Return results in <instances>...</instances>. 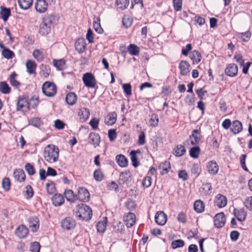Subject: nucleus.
<instances>
[{"label":"nucleus","instance_id":"1","mask_svg":"<svg viewBox=\"0 0 252 252\" xmlns=\"http://www.w3.org/2000/svg\"><path fill=\"white\" fill-rule=\"evenodd\" d=\"M59 149L54 145L46 146L44 151V158L45 160L49 163L56 162L59 158Z\"/></svg>","mask_w":252,"mask_h":252},{"label":"nucleus","instance_id":"2","mask_svg":"<svg viewBox=\"0 0 252 252\" xmlns=\"http://www.w3.org/2000/svg\"><path fill=\"white\" fill-rule=\"evenodd\" d=\"M75 215L79 220L88 221L92 219L93 213L88 205L81 203L76 206Z\"/></svg>","mask_w":252,"mask_h":252},{"label":"nucleus","instance_id":"3","mask_svg":"<svg viewBox=\"0 0 252 252\" xmlns=\"http://www.w3.org/2000/svg\"><path fill=\"white\" fill-rule=\"evenodd\" d=\"M42 91L46 96L52 97L57 93V87L53 82L46 81L42 86Z\"/></svg>","mask_w":252,"mask_h":252},{"label":"nucleus","instance_id":"4","mask_svg":"<svg viewBox=\"0 0 252 252\" xmlns=\"http://www.w3.org/2000/svg\"><path fill=\"white\" fill-rule=\"evenodd\" d=\"M82 80L85 86L89 88L97 89L96 80L94 76L91 73H86L83 75Z\"/></svg>","mask_w":252,"mask_h":252},{"label":"nucleus","instance_id":"5","mask_svg":"<svg viewBox=\"0 0 252 252\" xmlns=\"http://www.w3.org/2000/svg\"><path fill=\"white\" fill-rule=\"evenodd\" d=\"M200 130L194 129L192 131L191 134L189 136V139L186 140L184 144L187 147L189 146L190 144L192 146L197 145L200 140Z\"/></svg>","mask_w":252,"mask_h":252},{"label":"nucleus","instance_id":"6","mask_svg":"<svg viewBox=\"0 0 252 252\" xmlns=\"http://www.w3.org/2000/svg\"><path fill=\"white\" fill-rule=\"evenodd\" d=\"M77 200L81 202H88L90 198L89 191L84 187H79L78 189V194L76 195Z\"/></svg>","mask_w":252,"mask_h":252},{"label":"nucleus","instance_id":"7","mask_svg":"<svg viewBox=\"0 0 252 252\" xmlns=\"http://www.w3.org/2000/svg\"><path fill=\"white\" fill-rule=\"evenodd\" d=\"M17 111L27 112L29 110L28 100L24 96H19L17 102Z\"/></svg>","mask_w":252,"mask_h":252},{"label":"nucleus","instance_id":"8","mask_svg":"<svg viewBox=\"0 0 252 252\" xmlns=\"http://www.w3.org/2000/svg\"><path fill=\"white\" fill-rule=\"evenodd\" d=\"M75 225V220L71 217H66L61 221L62 227L67 230L73 229Z\"/></svg>","mask_w":252,"mask_h":252},{"label":"nucleus","instance_id":"9","mask_svg":"<svg viewBox=\"0 0 252 252\" xmlns=\"http://www.w3.org/2000/svg\"><path fill=\"white\" fill-rule=\"evenodd\" d=\"M226 217L223 212L218 213L214 217V225L217 228L222 227L224 225Z\"/></svg>","mask_w":252,"mask_h":252},{"label":"nucleus","instance_id":"10","mask_svg":"<svg viewBox=\"0 0 252 252\" xmlns=\"http://www.w3.org/2000/svg\"><path fill=\"white\" fill-rule=\"evenodd\" d=\"M131 173L129 170L122 172L120 174L118 183L119 185L127 184L131 181Z\"/></svg>","mask_w":252,"mask_h":252},{"label":"nucleus","instance_id":"11","mask_svg":"<svg viewBox=\"0 0 252 252\" xmlns=\"http://www.w3.org/2000/svg\"><path fill=\"white\" fill-rule=\"evenodd\" d=\"M238 67L235 63H229L225 69V74L229 77H234L237 75Z\"/></svg>","mask_w":252,"mask_h":252},{"label":"nucleus","instance_id":"12","mask_svg":"<svg viewBox=\"0 0 252 252\" xmlns=\"http://www.w3.org/2000/svg\"><path fill=\"white\" fill-rule=\"evenodd\" d=\"M100 142L99 135L95 132H91L88 136V143L92 144L94 147L98 146Z\"/></svg>","mask_w":252,"mask_h":252},{"label":"nucleus","instance_id":"13","mask_svg":"<svg viewBox=\"0 0 252 252\" xmlns=\"http://www.w3.org/2000/svg\"><path fill=\"white\" fill-rule=\"evenodd\" d=\"M155 219L158 224L163 225L167 221V216L163 212L159 211L156 214Z\"/></svg>","mask_w":252,"mask_h":252},{"label":"nucleus","instance_id":"14","mask_svg":"<svg viewBox=\"0 0 252 252\" xmlns=\"http://www.w3.org/2000/svg\"><path fill=\"white\" fill-rule=\"evenodd\" d=\"M29 224L33 232H36L39 227V220L36 217H31L29 219Z\"/></svg>","mask_w":252,"mask_h":252},{"label":"nucleus","instance_id":"15","mask_svg":"<svg viewBox=\"0 0 252 252\" xmlns=\"http://www.w3.org/2000/svg\"><path fill=\"white\" fill-rule=\"evenodd\" d=\"M48 3L45 0H37L35 4V9L39 13L44 12L47 8Z\"/></svg>","mask_w":252,"mask_h":252},{"label":"nucleus","instance_id":"16","mask_svg":"<svg viewBox=\"0 0 252 252\" xmlns=\"http://www.w3.org/2000/svg\"><path fill=\"white\" fill-rule=\"evenodd\" d=\"M135 215L134 213H128L124 216V221L127 227H131L135 222Z\"/></svg>","mask_w":252,"mask_h":252},{"label":"nucleus","instance_id":"17","mask_svg":"<svg viewBox=\"0 0 252 252\" xmlns=\"http://www.w3.org/2000/svg\"><path fill=\"white\" fill-rule=\"evenodd\" d=\"M207 168L208 172L212 175H216L219 169L218 164L214 160L208 162Z\"/></svg>","mask_w":252,"mask_h":252},{"label":"nucleus","instance_id":"18","mask_svg":"<svg viewBox=\"0 0 252 252\" xmlns=\"http://www.w3.org/2000/svg\"><path fill=\"white\" fill-rule=\"evenodd\" d=\"M117 118V115L115 112L108 113L105 118L104 123L107 126H112L115 124Z\"/></svg>","mask_w":252,"mask_h":252},{"label":"nucleus","instance_id":"19","mask_svg":"<svg viewBox=\"0 0 252 252\" xmlns=\"http://www.w3.org/2000/svg\"><path fill=\"white\" fill-rule=\"evenodd\" d=\"M28 232V229L24 225L19 226L15 230L16 235L20 238H26Z\"/></svg>","mask_w":252,"mask_h":252},{"label":"nucleus","instance_id":"20","mask_svg":"<svg viewBox=\"0 0 252 252\" xmlns=\"http://www.w3.org/2000/svg\"><path fill=\"white\" fill-rule=\"evenodd\" d=\"M190 65L187 61H182L179 64L180 74L183 76L187 75L189 72V67Z\"/></svg>","mask_w":252,"mask_h":252},{"label":"nucleus","instance_id":"21","mask_svg":"<svg viewBox=\"0 0 252 252\" xmlns=\"http://www.w3.org/2000/svg\"><path fill=\"white\" fill-rule=\"evenodd\" d=\"M215 203L219 208L224 207L227 204V199L224 195L219 194L216 197Z\"/></svg>","mask_w":252,"mask_h":252},{"label":"nucleus","instance_id":"22","mask_svg":"<svg viewBox=\"0 0 252 252\" xmlns=\"http://www.w3.org/2000/svg\"><path fill=\"white\" fill-rule=\"evenodd\" d=\"M230 129L235 134L240 132L243 130L242 123L238 120L234 121L232 124Z\"/></svg>","mask_w":252,"mask_h":252},{"label":"nucleus","instance_id":"23","mask_svg":"<svg viewBox=\"0 0 252 252\" xmlns=\"http://www.w3.org/2000/svg\"><path fill=\"white\" fill-rule=\"evenodd\" d=\"M26 65L27 72L29 74H32L35 73V69L36 68L37 65L33 61L31 60H27L26 63Z\"/></svg>","mask_w":252,"mask_h":252},{"label":"nucleus","instance_id":"24","mask_svg":"<svg viewBox=\"0 0 252 252\" xmlns=\"http://www.w3.org/2000/svg\"><path fill=\"white\" fill-rule=\"evenodd\" d=\"M77 96L74 92L68 93L65 97L66 103L69 105H74L77 101Z\"/></svg>","mask_w":252,"mask_h":252},{"label":"nucleus","instance_id":"25","mask_svg":"<svg viewBox=\"0 0 252 252\" xmlns=\"http://www.w3.org/2000/svg\"><path fill=\"white\" fill-rule=\"evenodd\" d=\"M116 160L118 164L121 167H126L127 166L128 160L123 155H117L116 157Z\"/></svg>","mask_w":252,"mask_h":252},{"label":"nucleus","instance_id":"26","mask_svg":"<svg viewBox=\"0 0 252 252\" xmlns=\"http://www.w3.org/2000/svg\"><path fill=\"white\" fill-rule=\"evenodd\" d=\"M75 47L79 53L84 52L86 48L84 39L78 38L75 42Z\"/></svg>","mask_w":252,"mask_h":252},{"label":"nucleus","instance_id":"27","mask_svg":"<svg viewBox=\"0 0 252 252\" xmlns=\"http://www.w3.org/2000/svg\"><path fill=\"white\" fill-rule=\"evenodd\" d=\"M13 176L16 180L20 182L25 181L26 175L23 169H16L13 172Z\"/></svg>","mask_w":252,"mask_h":252},{"label":"nucleus","instance_id":"28","mask_svg":"<svg viewBox=\"0 0 252 252\" xmlns=\"http://www.w3.org/2000/svg\"><path fill=\"white\" fill-rule=\"evenodd\" d=\"M158 168L161 175L167 173L169 172V169L171 168L170 162L165 161L161 162L158 166Z\"/></svg>","mask_w":252,"mask_h":252},{"label":"nucleus","instance_id":"29","mask_svg":"<svg viewBox=\"0 0 252 252\" xmlns=\"http://www.w3.org/2000/svg\"><path fill=\"white\" fill-rule=\"evenodd\" d=\"M0 15L1 18L3 20V21H7L11 14L10 8L3 6H0Z\"/></svg>","mask_w":252,"mask_h":252},{"label":"nucleus","instance_id":"30","mask_svg":"<svg viewBox=\"0 0 252 252\" xmlns=\"http://www.w3.org/2000/svg\"><path fill=\"white\" fill-rule=\"evenodd\" d=\"M234 215L237 219L240 221H243L245 220L246 218V213L243 209H234Z\"/></svg>","mask_w":252,"mask_h":252},{"label":"nucleus","instance_id":"31","mask_svg":"<svg viewBox=\"0 0 252 252\" xmlns=\"http://www.w3.org/2000/svg\"><path fill=\"white\" fill-rule=\"evenodd\" d=\"M51 31V26L42 21L40 25L39 33L41 35L47 34Z\"/></svg>","mask_w":252,"mask_h":252},{"label":"nucleus","instance_id":"32","mask_svg":"<svg viewBox=\"0 0 252 252\" xmlns=\"http://www.w3.org/2000/svg\"><path fill=\"white\" fill-rule=\"evenodd\" d=\"M52 201L54 206H61L64 202L63 196L61 194H56L53 196Z\"/></svg>","mask_w":252,"mask_h":252},{"label":"nucleus","instance_id":"33","mask_svg":"<svg viewBox=\"0 0 252 252\" xmlns=\"http://www.w3.org/2000/svg\"><path fill=\"white\" fill-rule=\"evenodd\" d=\"M189 57L193 64L198 63L201 59V54L196 50L192 51L190 54Z\"/></svg>","mask_w":252,"mask_h":252},{"label":"nucleus","instance_id":"34","mask_svg":"<svg viewBox=\"0 0 252 252\" xmlns=\"http://www.w3.org/2000/svg\"><path fill=\"white\" fill-rule=\"evenodd\" d=\"M78 116L81 120L86 121L90 116L89 110L85 107L81 108L78 111Z\"/></svg>","mask_w":252,"mask_h":252},{"label":"nucleus","instance_id":"35","mask_svg":"<svg viewBox=\"0 0 252 252\" xmlns=\"http://www.w3.org/2000/svg\"><path fill=\"white\" fill-rule=\"evenodd\" d=\"M17 76L18 75L15 72H13L10 75L8 79L11 85L16 88L19 87L21 86L20 82L16 79Z\"/></svg>","mask_w":252,"mask_h":252},{"label":"nucleus","instance_id":"36","mask_svg":"<svg viewBox=\"0 0 252 252\" xmlns=\"http://www.w3.org/2000/svg\"><path fill=\"white\" fill-rule=\"evenodd\" d=\"M140 152L139 150L135 151L132 150L130 152V156L131 160L132 165L134 167H137L139 164V162L138 161V159L136 156V153H140Z\"/></svg>","mask_w":252,"mask_h":252},{"label":"nucleus","instance_id":"37","mask_svg":"<svg viewBox=\"0 0 252 252\" xmlns=\"http://www.w3.org/2000/svg\"><path fill=\"white\" fill-rule=\"evenodd\" d=\"M64 195L66 199L70 202H74L77 200L76 194L71 189H67L64 192Z\"/></svg>","mask_w":252,"mask_h":252},{"label":"nucleus","instance_id":"38","mask_svg":"<svg viewBox=\"0 0 252 252\" xmlns=\"http://www.w3.org/2000/svg\"><path fill=\"white\" fill-rule=\"evenodd\" d=\"M93 26L95 31L97 33H102L103 32V30L100 25V19L99 17L94 18Z\"/></svg>","mask_w":252,"mask_h":252},{"label":"nucleus","instance_id":"39","mask_svg":"<svg viewBox=\"0 0 252 252\" xmlns=\"http://www.w3.org/2000/svg\"><path fill=\"white\" fill-rule=\"evenodd\" d=\"M56 20L57 17L55 13L47 14L42 19V21H44V22L47 23L50 26H51Z\"/></svg>","mask_w":252,"mask_h":252},{"label":"nucleus","instance_id":"40","mask_svg":"<svg viewBox=\"0 0 252 252\" xmlns=\"http://www.w3.org/2000/svg\"><path fill=\"white\" fill-rule=\"evenodd\" d=\"M20 7L24 10L28 9L32 4V0H18Z\"/></svg>","mask_w":252,"mask_h":252},{"label":"nucleus","instance_id":"41","mask_svg":"<svg viewBox=\"0 0 252 252\" xmlns=\"http://www.w3.org/2000/svg\"><path fill=\"white\" fill-rule=\"evenodd\" d=\"M104 220L97 222L96 224V229L98 232L103 233L105 231L107 225V217L103 218Z\"/></svg>","mask_w":252,"mask_h":252},{"label":"nucleus","instance_id":"42","mask_svg":"<svg viewBox=\"0 0 252 252\" xmlns=\"http://www.w3.org/2000/svg\"><path fill=\"white\" fill-rule=\"evenodd\" d=\"M129 53L133 56H137L140 52L139 47L134 44H130L127 47Z\"/></svg>","mask_w":252,"mask_h":252},{"label":"nucleus","instance_id":"43","mask_svg":"<svg viewBox=\"0 0 252 252\" xmlns=\"http://www.w3.org/2000/svg\"><path fill=\"white\" fill-rule=\"evenodd\" d=\"M200 153V149L199 146L197 145H195L193 147L191 148L189 151V156L193 158H197Z\"/></svg>","mask_w":252,"mask_h":252},{"label":"nucleus","instance_id":"44","mask_svg":"<svg viewBox=\"0 0 252 252\" xmlns=\"http://www.w3.org/2000/svg\"><path fill=\"white\" fill-rule=\"evenodd\" d=\"M116 4L118 9L122 10L126 9L129 4V0H116Z\"/></svg>","mask_w":252,"mask_h":252},{"label":"nucleus","instance_id":"45","mask_svg":"<svg viewBox=\"0 0 252 252\" xmlns=\"http://www.w3.org/2000/svg\"><path fill=\"white\" fill-rule=\"evenodd\" d=\"M175 155L176 157H179L184 155L186 152L185 148V145H178L174 149Z\"/></svg>","mask_w":252,"mask_h":252},{"label":"nucleus","instance_id":"46","mask_svg":"<svg viewBox=\"0 0 252 252\" xmlns=\"http://www.w3.org/2000/svg\"><path fill=\"white\" fill-rule=\"evenodd\" d=\"M53 64L59 70H62L65 68V61L63 59L53 60Z\"/></svg>","mask_w":252,"mask_h":252},{"label":"nucleus","instance_id":"47","mask_svg":"<svg viewBox=\"0 0 252 252\" xmlns=\"http://www.w3.org/2000/svg\"><path fill=\"white\" fill-rule=\"evenodd\" d=\"M40 73L42 76L45 78L49 76L51 71L49 65L42 64L40 66Z\"/></svg>","mask_w":252,"mask_h":252},{"label":"nucleus","instance_id":"48","mask_svg":"<svg viewBox=\"0 0 252 252\" xmlns=\"http://www.w3.org/2000/svg\"><path fill=\"white\" fill-rule=\"evenodd\" d=\"M194 209L197 213L202 212L204 209L203 201L200 200L195 201L194 203Z\"/></svg>","mask_w":252,"mask_h":252},{"label":"nucleus","instance_id":"49","mask_svg":"<svg viewBox=\"0 0 252 252\" xmlns=\"http://www.w3.org/2000/svg\"><path fill=\"white\" fill-rule=\"evenodd\" d=\"M11 89L5 82H0V92L3 94H8Z\"/></svg>","mask_w":252,"mask_h":252},{"label":"nucleus","instance_id":"50","mask_svg":"<svg viewBox=\"0 0 252 252\" xmlns=\"http://www.w3.org/2000/svg\"><path fill=\"white\" fill-rule=\"evenodd\" d=\"M1 54L4 58L7 60L12 59L14 57V52L8 48L3 49Z\"/></svg>","mask_w":252,"mask_h":252},{"label":"nucleus","instance_id":"51","mask_svg":"<svg viewBox=\"0 0 252 252\" xmlns=\"http://www.w3.org/2000/svg\"><path fill=\"white\" fill-rule=\"evenodd\" d=\"M39 100L38 97H32L29 100H28V105L29 110L31 108L34 109L38 105Z\"/></svg>","mask_w":252,"mask_h":252},{"label":"nucleus","instance_id":"52","mask_svg":"<svg viewBox=\"0 0 252 252\" xmlns=\"http://www.w3.org/2000/svg\"><path fill=\"white\" fill-rule=\"evenodd\" d=\"M32 55L37 61L41 62L44 59L43 52L39 49H35L32 52Z\"/></svg>","mask_w":252,"mask_h":252},{"label":"nucleus","instance_id":"53","mask_svg":"<svg viewBox=\"0 0 252 252\" xmlns=\"http://www.w3.org/2000/svg\"><path fill=\"white\" fill-rule=\"evenodd\" d=\"M104 174L100 169H97L94 171V178L98 182L101 181L104 178Z\"/></svg>","mask_w":252,"mask_h":252},{"label":"nucleus","instance_id":"54","mask_svg":"<svg viewBox=\"0 0 252 252\" xmlns=\"http://www.w3.org/2000/svg\"><path fill=\"white\" fill-rule=\"evenodd\" d=\"M159 122L158 115L156 114H152L150 120V126L156 127L158 126Z\"/></svg>","mask_w":252,"mask_h":252},{"label":"nucleus","instance_id":"55","mask_svg":"<svg viewBox=\"0 0 252 252\" xmlns=\"http://www.w3.org/2000/svg\"><path fill=\"white\" fill-rule=\"evenodd\" d=\"M46 190L49 194H53L56 191L54 184L52 181H49L46 185Z\"/></svg>","mask_w":252,"mask_h":252},{"label":"nucleus","instance_id":"56","mask_svg":"<svg viewBox=\"0 0 252 252\" xmlns=\"http://www.w3.org/2000/svg\"><path fill=\"white\" fill-rule=\"evenodd\" d=\"M185 245V242L183 240L178 239L172 241L171 243V247L173 249L178 248H182Z\"/></svg>","mask_w":252,"mask_h":252},{"label":"nucleus","instance_id":"57","mask_svg":"<svg viewBox=\"0 0 252 252\" xmlns=\"http://www.w3.org/2000/svg\"><path fill=\"white\" fill-rule=\"evenodd\" d=\"M122 88L124 93L126 96L131 95V86L129 83L123 84Z\"/></svg>","mask_w":252,"mask_h":252},{"label":"nucleus","instance_id":"58","mask_svg":"<svg viewBox=\"0 0 252 252\" xmlns=\"http://www.w3.org/2000/svg\"><path fill=\"white\" fill-rule=\"evenodd\" d=\"M173 4L176 11H180L182 6V0H173Z\"/></svg>","mask_w":252,"mask_h":252},{"label":"nucleus","instance_id":"59","mask_svg":"<svg viewBox=\"0 0 252 252\" xmlns=\"http://www.w3.org/2000/svg\"><path fill=\"white\" fill-rule=\"evenodd\" d=\"M25 168L29 175H33L35 173L34 168L31 163H27L25 166Z\"/></svg>","mask_w":252,"mask_h":252},{"label":"nucleus","instance_id":"60","mask_svg":"<svg viewBox=\"0 0 252 252\" xmlns=\"http://www.w3.org/2000/svg\"><path fill=\"white\" fill-rule=\"evenodd\" d=\"M30 124L31 125L37 127L40 126L41 124V120L39 118H33L30 120Z\"/></svg>","mask_w":252,"mask_h":252},{"label":"nucleus","instance_id":"61","mask_svg":"<svg viewBox=\"0 0 252 252\" xmlns=\"http://www.w3.org/2000/svg\"><path fill=\"white\" fill-rule=\"evenodd\" d=\"M2 188L6 191L9 190L10 187V181L9 178L5 177L2 182Z\"/></svg>","mask_w":252,"mask_h":252},{"label":"nucleus","instance_id":"62","mask_svg":"<svg viewBox=\"0 0 252 252\" xmlns=\"http://www.w3.org/2000/svg\"><path fill=\"white\" fill-rule=\"evenodd\" d=\"M40 245L37 242H34L31 244V251L32 252H40Z\"/></svg>","mask_w":252,"mask_h":252},{"label":"nucleus","instance_id":"63","mask_svg":"<svg viewBox=\"0 0 252 252\" xmlns=\"http://www.w3.org/2000/svg\"><path fill=\"white\" fill-rule=\"evenodd\" d=\"M99 122L98 119L94 118L90 121L89 124L94 130H96L98 128Z\"/></svg>","mask_w":252,"mask_h":252},{"label":"nucleus","instance_id":"64","mask_svg":"<svg viewBox=\"0 0 252 252\" xmlns=\"http://www.w3.org/2000/svg\"><path fill=\"white\" fill-rule=\"evenodd\" d=\"M245 206L250 211H252V196L247 198L245 201Z\"/></svg>","mask_w":252,"mask_h":252}]
</instances>
